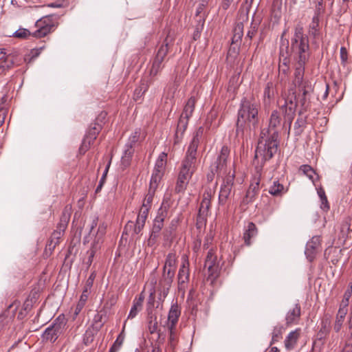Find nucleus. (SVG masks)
I'll use <instances>...</instances> for the list:
<instances>
[{"label":"nucleus","instance_id":"obj_1","mask_svg":"<svg viewBox=\"0 0 352 352\" xmlns=\"http://www.w3.org/2000/svg\"><path fill=\"white\" fill-rule=\"evenodd\" d=\"M296 103L292 100L285 101L280 107V112L273 111L270 118L269 128L263 129L255 151V159L261 157L263 162L270 160L278 151V133L276 127L280 124V114L283 115L285 122H288L289 127L294 119Z\"/></svg>","mask_w":352,"mask_h":352},{"label":"nucleus","instance_id":"obj_2","mask_svg":"<svg viewBox=\"0 0 352 352\" xmlns=\"http://www.w3.org/2000/svg\"><path fill=\"white\" fill-rule=\"evenodd\" d=\"M204 133L203 127H199L194 133L192 140L181 162L175 188L176 193L184 192L197 168V148Z\"/></svg>","mask_w":352,"mask_h":352},{"label":"nucleus","instance_id":"obj_3","mask_svg":"<svg viewBox=\"0 0 352 352\" xmlns=\"http://www.w3.org/2000/svg\"><path fill=\"white\" fill-rule=\"evenodd\" d=\"M258 104L243 98L241 100L236 124V136L240 139L250 137L251 131L257 129L258 123Z\"/></svg>","mask_w":352,"mask_h":352},{"label":"nucleus","instance_id":"obj_4","mask_svg":"<svg viewBox=\"0 0 352 352\" xmlns=\"http://www.w3.org/2000/svg\"><path fill=\"white\" fill-rule=\"evenodd\" d=\"M58 25V22L53 15H48L37 20L35 26L36 31L31 32L25 28H19L14 33V36L19 38H28L30 36L35 38H43L48 34L54 32Z\"/></svg>","mask_w":352,"mask_h":352},{"label":"nucleus","instance_id":"obj_5","mask_svg":"<svg viewBox=\"0 0 352 352\" xmlns=\"http://www.w3.org/2000/svg\"><path fill=\"white\" fill-rule=\"evenodd\" d=\"M106 117L107 113L105 111H101L95 121L89 124L78 150L80 155H84L94 144L98 135L102 129Z\"/></svg>","mask_w":352,"mask_h":352},{"label":"nucleus","instance_id":"obj_6","mask_svg":"<svg viewBox=\"0 0 352 352\" xmlns=\"http://www.w3.org/2000/svg\"><path fill=\"white\" fill-rule=\"evenodd\" d=\"M292 46L294 50L297 51L299 55L298 65L300 67L303 66L302 70H304L307 57L308 38L303 36V28L300 24H298L295 28Z\"/></svg>","mask_w":352,"mask_h":352},{"label":"nucleus","instance_id":"obj_7","mask_svg":"<svg viewBox=\"0 0 352 352\" xmlns=\"http://www.w3.org/2000/svg\"><path fill=\"white\" fill-rule=\"evenodd\" d=\"M299 91H302V95L298 94L296 100V103L301 106V109L299 110L298 118L294 124V133L296 135H300L307 124L308 113H307L308 104L307 103L306 95L307 90L306 87L299 88Z\"/></svg>","mask_w":352,"mask_h":352},{"label":"nucleus","instance_id":"obj_8","mask_svg":"<svg viewBox=\"0 0 352 352\" xmlns=\"http://www.w3.org/2000/svg\"><path fill=\"white\" fill-rule=\"evenodd\" d=\"M67 321L63 316L57 317L43 332V340L52 343L55 342L58 338L63 333Z\"/></svg>","mask_w":352,"mask_h":352},{"label":"nucleus","instance_id":"obj_9","mask_svg":"<svg viewBox=\"0 0 352 352\" xmlns=\"http://www.w3.org/2000/svg\"><path fill=\"white\" fill-rule=\"evenodd\" d=\"M261 168L257 170L256 175L252 178L250 185L241 201L240 206L243 210H245L248 208V206L256 199L259 193V186L261 176Z\"/></svg>","mask_w":352,"mask_h":352},{"label":"nucleus","instance_id":"obj_10","mask_svg":"<svg viewBox=\"0 0 352 352\" xmlns=\"http://www.w3.org/2000/svg\"><path fill=\"white\" fill-rule=\"evenodd\" d=\"M229 155L230 149L227 146H223L217 160L210 166L212 175H208V179L212 180L215 173L218 175H224L226 173L227 162Z\"/></svg>","mask_w":352,"mask_h":352},{"label":"nucleus","instance_id":"obj_11","mask_svg":"<svg viewBox=\"0 0 352 352\" xmlns=\"http://www.w3.org/2000/svg\"><path fill=\"white\" fill-rule=\"evenodd\" d=\"M234 178V173L231 174L230 172L223 177L219 194V204L220 206L226 205L230 200L232 194Z\"/></svg>","mask_w":352,"mask_h":352},{"label":"nucleus","instance_id":"obj_12","mask_svg":"<svg viewBox=\"0 0 352 352\" xmlns=\"http://www.w3.org/2000/svg\"><path fill=\"white\" fill-rule=\"evenodd\" d=\"M175 274V272L170 270H162V274L159 280L160 287V300H164L167 296L173 282Z\"/></svg>","mask_w":352,"mask_h":352},{"label":"nucleus","instance_id":"obj_13","mask_svg":"<svg viewBox=\"0 0 352 352\" xmlns=\"http://www.w3.org/2000/svg\"><path fill=\"white\" fill-rule=\"evenodd\" d=\"M189 265L188 256L186 254H183L182 256V265L177 275L178 288L179 290L184 289L186 283L189 280Z\"/></svg>","mask_w":352,"mask_h":352},{"label":"nucleus","instance_id":"obj_14","mask_svg":"<svg viewBox=\"0 0 352 352\" xmlns=\"http://www.w3.org/2000/svg\"><path fill=\"white\" fill-rule=\"evenodd\" d=\"M166 160L167 154L164 152L161 153L156 160L150 182L160 184L164 173Z\"/></svg>","mask_w":352,"mask_h":352},{"label":"nucleus","instance_id":"obj_15","mask_svg":"<svg viewBox=\"0 0 352 352\" xmlns=\"http://www.w3.org/2000/svg\"><path fill=\"white\" fill-rule=\"evenodd\" d=\"M163 205L164 203L158 210L157 215L154 219L150 240H155L159 236V233L164 226V221L167 215V210Z\"/></svg>","mask_w":352,"mask_h":352},{"label":"nucleus","instance_id":"obj_16","mask_svg":"<svg viewBox=\"0 0 352 352\" xmlns=\"http://www.w3.org/2000/svg\"><path fill=\"white\" fill-rule=\"evenodd\" d=\"M21 63V60L16 52L7 54L0 63V74L5 73L14 66L20 65Z\"/></svg>","mask_w":352,"mask_h":352},{"label":"nucleus","instance_id":"obj_17","mask_svg":"<svg viewBox=\"0 0 352 352\" xmlns=\"http://www.w3.org/2000/svg\"><path fill=\"white\" fill-rule=\"evenodd\" d=\"M211 193L210 190H206L204 193V197L201 202L199 212L197 217V221L198 223H203L205 220L211 205Z\"/></svg>","mask_w":352,"mask_h":352},{"label":"nucleus","instance_id":"obj_18","mask_svg":"<svg viewBox=\"0 0 352 352\" xmlns=\"http://www.w3.org/2000/svg\"><path fill=\"white\" fill-rule=\"evenodd\" d=\"M351 221V217L350 216H346L341 222L340 232L338 234V241H340L343 245L349 238L350 232H352Z\"/></svg>","mask_w":352,"mask_h":352},{"label":"nucleus","instance_id":"obj_19","mask_svg":"<svg viewBox=\"0 0 352 352\" xmlns=\"http://www.w3.org/2000/svg\"><path fill=\"white\" fill-rule=\"evenodd\" d=\"M173 42L174 36L170 34V32H168L162 44L157 50V52L155 57L164 60V58L166 56L170 49V47L173 43Z\"/></svg>","mask_w":352,"mask_h":352},{"label":"nucleus","instance_id":"obj_20","mask_svg":"<svg viewBox=\"0 0 352 352\" xmlns=\"http://www.w3.org/2000/svg\"><path fill=\"white\" fill-rule=\"evenodd\" d=\"M322 240L320 236H314L309 241V262L322 252Z\"/></svg>","mask_w":352,"mask_h":352},{"label":"nucleus","instance_id":"obj_21","mask_svg":"<svg viewBox=\"0 0 352 352\" xmlns=\"http://www.w3.org/2000/svg\"><path fill=\"white\" fill-rule=\"evenodd\" d=\"M71 209H72V208L69 206H66L64 208V209L62 212L60 221L56 226V230H58L62 233H64L65 229L67 227L69 219H70Z\"/></svg>","mask_w":352,"mask_h":352},{"label":"nucleus","instance_id":"obj_22","mask_svg":"<svg viewBox=\"0 0 352 352\" xmlns=\"http://www.w3.org/2000/svg\"><path fill=\"white\" fill-rule=\"evenodd\" d=\"M144 300V295L143 292L138 296L135 297L133 302V306L128 315L127 319L134 318L138 313L142 310L143 302Z\"/></svg>","mask_w":352,"mask_h":352},{"label":"nucleus","instance_id":"obj_23","mask_svg":"<svg viewBox=\"0 0 352 352\" xmlns=\"http://www.w3.org/2000/svg\"><path fill=\"white\" fill-rule=\"evenodd\" d=\"M181 315V309L177 302L173 304L168 315V326H176Z\"/></svg>","mask_w":352,"mask_h":352},{"label":"nucleus","instance_id":"obj_24","mask_svg":"<svg viewBox=\"0 0 352 352\" xmlns=\"http://www.w3.org/2000/svg\"><path fill=\"white\" fill-rule=\"evenodd\" d=\"M324 7L323 6V0H318V3L316 6L315 14L312 19L313 23V30H314V32L313 34L316 36L317 30L316 28L318 26L319 24V16L324 12Z\"/></svg>","mask_w":352,"mask_h":352},{"label":"nucleus","instance_id":"obj_25","mask_svg":"<svg viewBox=\"0 0 352 352\" xmlns=\"http://www.w3.org/2000/svg\"><path fill=\"white\" fill-rule=\"evenodd\" d=\"M300 315V307L298 305H296L292 309H290L286 315V323L287 324H291L297 322L299 320Z\"/></svg>","mask_w":352,"mask_h":352},{"label":"nucleus","instance_id":"obj_26","mask_svg":"<svg viewBox=\"0 0 352 352\" xmlns=\"http://www.w3.org/2000/svg\"><path fill=\"white\" fill-rule=\"evenodd\" d=\"M189 119L190 118H186V116L182 115L180 116L175 132V138L177 140L182 138L188 124Z\"/></svg>","mask_w":352,"mask_h":352},{"label":"nucleus","instance_id":"obj_27","mask_svg":"<svg viewBox=\"0 0 352 352\" xmlns=\"http://www.w3.org/2000/svg\"><path fill=\"white\" fill-rule=\"evenodd\" d=\"M158 185H159V184L150 182L148 193L146 194V195L143 201L142 206H146L148 208L151 207V204L153 202V199L156 189L158 187Z\"/></svg>","mask_w":352,"mask_h":352},{"label":"nucleus","instance_id":"obj_28","mask_svg":"<svg viewBox=\"0 0 352 352\" xmlns=\"http://www.w3.org/2000/svg\"><path fill=\"white\" fill-rule=\"evenodd\" d=\"M257 234V228L253 222H250L248 225L247 230L243 234V239L245 245H251V238L254 237Z\"/></svg>","mask_w":352,"mask_h":352},{"label":"nucleus","instance_id":"obj_29","mask_svg":"<svg viewBox=\"0 0 352 352\" xmlns=\"http://www.w3.org/2000/svg\"><path fill=\"white\" fill-rule=\"evenodd\" d=\"M196 103V98L195 96H191L186 103L183 111L181 115L186 116V118H190L195 109Z\"/></svg>","mask_w":352,"mask_h":352},{"label":"nucleus","instance_id":"obj_30","mask_svg":"<svg viewBox=\"0 0 352 352\" xmlns=\"http://www.w3.org/2000/svg\"><path fill=\"white\" fill-rule=\"evenodd\" d=\"M214 266H219V263H217V257L215 255V252L213 249L209 250L207 253L204 267L211 268Z\"/></svg>","mask_w":352,"mask_h":352},{"label":"nucleus","instance_id":"obj_31","mask_svg":"<svg viewBox=\"0 0 352 352\" xmlns=\"http://www.w3.org/2000/svg\"><path fill=\"white\" fill-rule=\"evenodd\" d=\"M163 62V60L154 57L150 69L151 76L155 77L162 71L164 67Z\"/></svg>","mask_w":352,"mask_h":352},{"label":"nucleus","instance_id":"obj_32","mask_svg":"<svg viewBox=\"0 0 352 352\" xmlns=\"http://www.w3.org/2000/svg\"><path fill=\"white\" fill-rule=\"evenodd\" d=\"M144 227V225L139 224L136 222L135 224H134L133 221H129L125 226L123 233L127 234L128 231L132 230V235L139 234Z\"/></svg>","mask_w":352,"mask_h":352},{"label":"nucleus","instance_id":"obj_33","mask_svg":"<svg viewBox=\"0 0 352 352\" xmlns=\"http://www.w3.org/2000/svg\"><path fill=\"white\" fill-rule=\"evenodd\" d=\"M346 314H347V310L339 309L337 316H336L334 327H333V329L336 332H339L340 330L341 329L344 319Z\"/></svg>","mask_w":352,"mask_h":352},{"label":"nucleus","instance_id":"obj_34","mask_svg":"<svg viewBox=\"0 0 352 352\" xmlns=\"http://www.w3.org/2000/svg\"><path fill=\"white\" fill-rule=\"evenodd\" d=\"M107 317V312L105 310L102 309L97 312L94 316L93 321L94 324L96 325V328L100 330L103 326L104 321L103 320Z\"/></svg>","mask_w":352,"mask_h":352},{"label":"nucleus","instance_id":"obj_35","mask_svg":"<svg viewBox=\"0 0 352 352\" xmlns=\"http://www.w3.org/2000/svg\"><path fill=\"white\" fill-rule=\"evenodd\" d=\"M125 323H126V321L124 322V324L122 332L117 337L116 341L114 342L113 345L111 346L109 352H118L120 347L123 344V342L124 340V330L125 328Z\"/></svg>","mask_w":352,"mask_h":352},{"label":"nucleus","instance_id":"obj_36","mask_svg":"<svg viewBox=\"0 0 352 352\" xmlns=\"http://www.w3.org/2000/svg\"><path fill=\"white\" fill-rule=\"evenodd\" d=\"M274 96L273 83L268 82L264 89L263 100L265 103H270V100Z\"/></svg>","mask_w":352,"mask_h":352},{"label":"nucleus","instance_id":"obj_37","mask_svg":"<svg viewBox=\"0 0 352 352\" xmlns=\"http://www.w3.org/2000/svg\"><path fill=\"white\" fill-rule=\"evenodd\" d=\"M298 337V333L297 331L289 333L285 341V347L288 349L293 348L297 341Z\"/></svg>","mask_w":352,"mask_h":352},{"label":"nucleus","instance_id":"obj_38","mask_svg":"<svg viewBox=\"0 0 352 352\" xmlns=\"http://www.w3.org/2000/svg\"><path fill=\"white\" fill-rule=\"evenodd\" d=\"M283 190L284 186L278 181H275L273 185L270 186L269 192L274 196H279L282 195Z\"/></svg>","mask_w":352,"mask_h":352},{"label":"nucleus","instance_id":"obj_39","mask_svg":"<svg viewBox=\"0 0 352 352\" xmlns=\"http://www.w3.org/2000/svg\"><path fill=\"white\" fill-rule=\"evenodd\" d=\"M258 25H259V23L255 22L254 21H253L251 23L250 29L248 31L247 35H246V36L245 38V40L246 41H248V39H249V41H250L249 45L251 44L252 39L253 38V37L255 36V34L257 32Z\"/></svg>","mask_w":352,"mask_h":352},{"label":"nucleus","instance_id":"obj_40","mask_svg":"<svg viewBox=\"0 0 352 352\" xmlns=\"http://www.w3.org/2000/svg\"><path fill=\"white\" fill-rule=\"evenodd\" d=\"M206 269L208 272V280H210L211 283H213L219 276L220 272L219 265Z\"/></svg>","mask_w":352,"mask_h":352},{"label":"nucleus","instance_id":"obj_41","mask_svg":"<svg viewBox=\"0 0 352 352\" xmlns=\"http://www.w3.org/2000/svg\"><path fill=\"white\" fill-rule=\"evenodd\" d=\"M319 89L324 91L323 98H326L328 96L329 85L323 82H320L317 85L316 84L314 85L311 92L315 94V91H318Z\"/></svg>","mask_w":352,"mask_h":352},{"label":"nucleus","instance_id":"obj_42","mask_svg":"<svg viewBox=\"0 0 352 352\" xmlns=\"http://www.w3.org/2000/svg\"><path fill=\"white\" fill-rule=\"evenodd\" d=\"M164 264H166L167 267H172L175 269L177 268V256L175 253L170 252L166 257Z\"/></svg>","mask_w":352,"mask_h":352},{"label":"nucleus","instance_id":"obj_43","mask_svg":"<svg viewBox=\"0 0 352 352\" xmlns=\"http://www.w3.org/2000/svg\"><path fill=\"white\" fill-rule=\"evenodd\" d=\"M133 153V150L131 148H126L124 151V154L122 157V164L126 167L130 164V162L131 160L132 155Z\"/></svg>","mask_w":352,"mask_h":352},{"label":"nucleus","instance_id":"obj_44","mask_svg":"<svg viewBox=\"0 0 352 352\" xmlns=\"http://www.w3.org/2000/svg\"><path fill=\"white\" fill-rule=\"evenodd\" d=\"M140 135V131L136 130L134 133H133L132 135L129 137V141L126 144V146L127 147L126 148L133 149V145L139 140Z\"/></svg>","mask_w":352,"mask_h":352},{"label":"nucleus","instance_id":"obj_45","mask_svg":"<svg viewBox=\"0 0 352 352\" xmlns=\"http://www.w3.org/2000/svg\"><path fill=\"white\" fill-rule=\"evenodd\" d=\"M199 23V24L196 27V28L194 31L193 35H192V38L195 41H197L201 36V32L203 30L204 24V19L202 16H200Z\"/></svg>","mask_w":352,"mask_h":352},{"label":"nucleus","instance_id":"obj_46","mask_svg":"<svg viewBox=\"0 0 352 352\" xmlns=\"http://www.w3.org/2000/svg\"><path fill=\"white\" fill-rule=\"evenodd\" d=\"M282 3L280 0H274L272 4V12L275 17L279 18L281 14Z\"/></svg>","mask_w":352,"mask_h":352},{"label":"nucleus","instance_id":"obj_47","mask_svg":"<svg viewBox=\"0 0 352 352\" xmlns=\"http://www.w3.org/2000/svg\"><path fill=\"white\" fill-rule=\"evenodd\" d=\"M283 328L282 327H275L272 332V344L278 342L281 338Z\"/></svg>","mask_w":352,"mask_h":352},{"label":"nucleus","instance_id":"obj_48","mask_svg":"<svg viewBox=\"0 0 352 352\" xmlns=\"http://www.w3.org/2000/svg\"><path fill=\"white\" fill-rule=\"evenodd\" d=\"M169 330V342L172 346L176 342V326H168Z\"/></svg>","mask_w":352,"mask_h":352},{"label":"nucleus","instance_id":"obj_49","mask_svg":"<svg viewBox=\"0 0 352 352\" xmlns=\"http://www.w3.org/2000/svg\"><path fill=\"white\" fill-rule=\"evenodd\" d=\"M96 245L93 244L91 248L87 252L88 258H87V260L86 261V264L88 266H90L91 265V263H92L95 254H96Z\"/></svg>","mask_w":352,"mask_h":352},{"label":"nucleus","instance_id":"obj_50","mask_svg":"<svg viewBox=\"0 0 352 352\" xmlns=\"http://www.w3.org/2000/svg\"><path fill=\"white\" fill-rule=\"evenodd\" d=\"M59 243L58 241H56L54 239H52V238H50L49 241L47 243L45 251L47 252L49 250L50 253L54 250L56 246Z\"/></svg>","mask_w":352,"mask_h":352},{"label":"nucleus","instance_id":"obj_51","mask_svg":"<svg viewBox=\"0 0 352 352\" xmlns=\"http://www.w3.org/2000/svg\"><path fill=\"white\" fill-rule=\"evenodd\" d=\"M155 301V293L151 292L148 296L147 304H146L148 310L152 309L154 307Z\"/></svg>","mask_w":352,"mask_h":352},{"label":"nucleus","instance_id":"obj_52","mask_svg":"<svg viewBox=\"0 0 352 352\" xmlns=\"http://www.w3.org/2000/svg\"><path fill=\"white\" fill-rule=\"evenodd\" d=\"M234 34L242 38L243 35V24L242 23H239L236 24L234 29Z\"/></svg>","mask_w":352,"mask_h":352},{"label":"nucleus","instance_id":"obj_53","mask_svg":"<svg viewBox=\"0 0 352 352\" xmlns=\"http://www.w3.org/2000/svg\"><path fill=\"white\" fill-rule=\"evenodd\" d=\"M347 56L348 54L346 49L344 47H342L340 48V58L343 64H345L346 63Z\"/></svg>","mask_w":352,"mask_h":352},{"label":"nucleus","instance_id":"obj_54","mask_svg":"<svg viewBox=\"0 0 352 352\" xmlns=\"http://www.w3.org/2000/svg\"><path fill=\"white\" fill-rule=\"evenodd\" d=\"M322 195L324 196V197H322V199H321V202H322L321 208L323 210H327L329 209V206L328 204L327 198L325 195L324 191H322Z\"/></svg>","mask_w":352,"mask_h":352},{"label":"nucleus","instance_id":"obj_55","mask_svg":"<svg viewBox=\"0 0 352 352\" xmlns=\"http://www.w3.org/2000/svg\"><path fill=\"white\" fill-rule=\"evenodd\" d=\"M150 208H148L146 206H142L140 209L138 215L147 218Z\"/></svg>","mask_w":352,"mask_h":352},{"label":"nucleus","instance_id":"obj_56","mask_svg":"<svg viewBox=\"0 0 352 352\" xmlns=\"http://www.w3.org/2000/svg\"><path fill=\"white\" fill-rule=\"evenodd\" d=\"M144 94L145 92L142 91V89L136 88L134 91L133 99L135 101H138Z\"/></svg>","mask_w":352,"mask_h":352},{"label":"nucleus","instance_id":"obj_57","mask_svg":"<svg viewBox=\"0 0 352 352\" xmlns=\"http://www.w3.org/2000/svg\"><path fill=\"white\" fill-rule=\"evenodd\" d=\"M150 86V82L148 80H141L140 86L138 87L140 89H142V91L146 92Z\"/></svg>","mask_w":352,"mask_h":352},{"label":"nucleus","instance_id":"obj_58","mask_svg":"<svg viewBox=\"0 0 352 352\" xmlns=\"http://www.w3.org/2000/svg\"><path fill=\"white\" fill-rule=\"evenodd\" d=\"M302 69L299 67L296 70V79L295 81L296 83L300 84L302 80V75L301 74Z\"/></svg>","mask_w":352,"mask_h":352},{"label":"nucleus","instance_id":"obj_59","mask_svg":"<svg viewBox=\"0 0 352 352\" xmlns=\"http://www.w3.org/2000/svg\"><path fill=\"white\" fill-rule=\"evenodd\" d=\"M352 295V283H350L344 294L343 298L349 300Z\"/></svg>","mask_w":352,"mask_h":352},{"label":"nucleus","instance_id":"obj_60","mask_svg":"<svg viewBox=\"0 0 352 352\" xmlns=\"http://www.w3.org/2000/svg\"><path fill=\"white\" fill-rule=\"evenodd\" d=\"M63 233L60 232V231H58V230H54L52 235H51V238H52V239H54L56 241H58L59 242V240L60 239V238L63 236Z\"/></svg>","mask_w":352,"mask_h":352},{"label":"nucleus","instance_id":"obj_61","mask_svg":"<svg viewBox=\"0 0 352 352\" xmlns=\"http://www.w3.org/2000/svg\"><path fill=\"white\" fill-rule=\"evenodd\" d=\"M298 174L302 175H308V165L304 164L300 166Z\"/></svg>","mask_w":352,"mask_h":352},{"label":"nucleus","instance_id":"obj_62","mask_svg":"<svg viewBox=\"0 0 352 352\" xmlns=\"http://www.w3.org/2000/svg\"><path fill=\"white\" fill-rule=\"evenodd\" d=\"M87 299H88V294H87V289H86L83 291L82 294H81L79 302L85 304Z\"/></svg>","mask_w":352,"mask_h":352},{"label":"nucleus","instance_id":"obj_63","mask_svg":"<svg viewBox=\"0 0 352 352\" xmlns=\"http://www.w3.org/2000/svg\"><path fill=\"white\" fill-rule=\"evenodd\" d=\"M206 3L207 1L206 0H204L203 2L199 5V7L197 8L196 11L197 16L199 15L203 12L204 8L206 6Z\"/></svg>","mask_w":352,"mask_h":352},{"label":"nucleus","instance_id":"obj_64","mask_svg":"<svg viewBox=\"0 0 352 352\" xmlns=\"http://www.w3.org/2000/svg\"><path fill=\"white\" fill-rule=\"evenodd\" d=\"M342 352H352V342H346L345 346Z\"/></svg>","mask_w":352,"mask_h":352}]
</instances>
